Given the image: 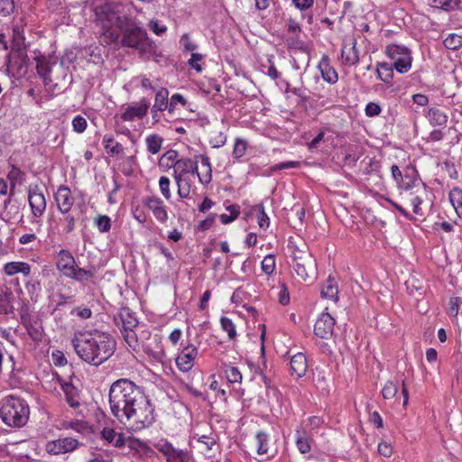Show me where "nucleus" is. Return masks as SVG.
I'll use <instances>...</instances> for the list:
<instances>
[{"label":"nucleus","mask_w":462,"mask_h":462,"mask_svg":"<svg viewBox=\"0 0 462 462\" xmlns=\"http://www.w3.org/2000/svg\"><path fill=\"white\" fill-rule=\"evenodd\" d=\"M3 272L6 276H14L22 273L24 277H30L32 267L26 262L14 261L6 263L3 267Z\"/></svg>","instance_id":"nucleus-19"},{"label":"nucleus","mask_w":462,"mask_h":462,"mask_svg":"<svg viewBox=\"0 0 462 462\" xmlns=\"http://www.w3.org/2000/svg\"><path fill=\"white\" fill-rule=\"evenodd\" d=\"M441 171L451 179L457 178V171L456 170L455 164L449 161H445L441 164Z\"/></svg>","instance_id":"nucleus-60"},{"label":"nucleus","mask_w":462,"mask_h":462,"mask_svg":"<svg viewBox=\"0 0 462 462\" xmlns=\"http://www.w3.org/2000/svg\"><path fill=\"white\" fill-rule=\"evenodd\" d=\"M178 186V194L181 199L189 198L190 192V186L186 179H175Z\"/></svg>","instance_id":"nucleus-52"},{"label":"nucleus","mask_w":462,"mask_h":462,"mask_svg":"<svg viewBox=\"0 0 462 462\" xmlns=\"http://www.w3.org/2000/svg\"><path fill=\"white\" fill-rule=\"evenodd\" d=\"M226 211L228 213L219 215L220 221L224 225H227L238 217L240 215V206L239 204H229L226 207Z\"/></svg>","instance_id":"nucleus-35"},{"label":"nucleus","mask_w":462,"mask_h":462,"mask_svg":"<svg viewBox=\"0 0 462 462\" xmlns=\"http://www.w3.org/2000/svg\"><path fill=\"white\" fill-rule=\"evenodd\" d=\"M71 196V191L69 188L61 186L58 189L55 193V201L56 202H69V199Z\"/></svg>","instance_id":"nucleus-57"},{"label":"nucleus","mask_w":462,"mask_h":462,"mask_svg":"<svg viewBox=\"0 0 462 462\" xmlns=\"http://www.w3.org/2000/svg\"><path fill=\"white\" fill-rule=\"evenodd\" d=\"M255 447L259 455H266L267 457H273L278 448L276 440H274L270 434L264 431H259L255 435Z\"/></svg>","instance_id":"nucleus-12"},{"label":"nucleus","mask_w":462,"mask_h":462,"mask_svg":"<svg viewBox=\"0 0 462 462\" xmlns=\"http://www.w3.org/2000/svg\"><path fill=\"white\" fill-rule=\"evenodd\" d=\"M120 43L123 47L134 49L141 56H152L156 53V44L148 37L147 32L133 23L130 18L119 31Z\"/></svg>","instance_id":"nucleus-5"},{"label":"nucleus","mask_w":462,"mask_h":462,"mask_svg":"<svg viewBox=\"0 0 462 462\" xmlns=\"http://www.w3.org/2000/svg\"><path fill=\"white\" fill-rule=\"evenodd\" d=\"M198 355V347L192 343H188L180 350L175 358L177 368L182 373L190 371L195 365Z\"/></svg>","instance_id":"nucleus-10"},{"label":"nucleus","mask_w":462,"mask_h":462,"mask_svg":"<svg viewBox=\"0 0 462 462\" xmlns=\"http://www.w3.org/2000/svg\"><path fill=\"white\" fill-rule=\"evenodd\" d=\"M115 321L117 325L121 324L122 328H135L138 325L134 313L128 307H122L119 310Z\"/></svg>","instance_id":"nucleus-20"},{"label":"nucleus","mask_w":462,"mask_h":462,"mask_svg":"<svg viewBox=\"0 0 462 462\" xmlns=\"http://www.w3.org/2000/svg\"><path fill=\"white\" fill-rule=\"evenodd\" d=\"M87 126V120L81 116H77L72 120L73 130L77 133H83L86 130Z\"/></svg>","instance_id":"nucleus-62"},{"label":"nucleus","mask_w":462,"mask_h":462,"mask_svg":"<svg viewBox=\"0 0 462 462\" xmlns=\"http://www.w3.org/2000/svg\"><path fill=\"white\" fill-rule=\"evenodd\" d=\"M96 273V269L93 267L91 269H83L80 267L76 266L75 271L72 273V274L69 276L70 279L83 282L86 281H90L94 278Z\"/></svg>","instance_id":"nucleus-34"},{"label":"nucleus","mask_w":462,"mask_h":462,"mask_svg":"<svg viewBox=\"0 0 462 462\" xmlns=\"http://www.w3.org/2000/svg\"><path fill=\"white\" fill-rule=\"evenodd\" d=\"M155 448L158 451L168 457V456L171 455L172 449L174 448V446L167 440H161L155 445Z\"/></svg>","instance_id":"nucleus-64"},{"label":"nucleus","mask_w":462,"mask_h":462,"mask_svg":"<svg viewBox=\"0 0 462 462\" xmlns=\"http://www.w3.org/2000/svg\"><path fill=\"white\" fill-rule=\"evenodd\" d=\"M13 46L17 50L24 44L23 29L22 26L15 25L13 28Z\"/></svg>","instance_id":"nucleus-49"},{"label":"nucleus","mask_w":462,"mask_h":462,"mask_svg":"<svg viewBox=\"0 0 462 462\" xmlns=\"http://www.w3.org/2000/svg\"><path fill=\"white\" fill-rule=\"evenodd\" d=\"M323 311L317 319L314 325V334L322 339H329L334 333L335 319L327 311Z\"/></svg>","instance_id":"nucleus-11"},{"label":"nucleus","mask_w":462,"mask_h":462,"mask_svg":"<svg viewBox=\"0 0 462 462\" xmlns=\"http://www.w3.org/2000/svg\"><path fill=\"white\" fill-rule=\"evenodd\" d=\"M178 152L175 150H169L164 152L159 160V167L163 171L172 168L174 170L178 162Z\"/></svg>","instance_id":"nucleus-30"},{"label":"nucleus","mask_w":462,"mask_h":462,"mask_svg":"<svg viewBox=\"0 0 462 462\" xmlns=\"http://www.w3.org/2000/svg\"><path fill=\"white\" fill-rule=\"evenodd\" d=\"M95 21L100 27L102 41L110 45L120 40L119 31L128 22V16H121L110 5H97L94 9Z\"/></svg>","instance_id":"nucleus-4"},{"label":"nucleus","mask_w":462,"mask_h":462,"mask_svg":"<svg viewBox=\"0 0 462 462\" xmlns=\"http://www.w3.org/2000/svg\"><path fill=\"white\" fill-rule=\"evenodd\" d=\"M288 250L297 276L303 282L313 281L317 276V263L305 241L300 237H290Z\"/></svg>","instance_id":"nucleus-3"},{"label":"nucleus","mask_w":462,"mask_h":462,"mask_svg":"<svg viewBox=\"0 0 462 462\" xmlns=\"http://www.w3.org/2000/svg\"><path fill=\"white\" fill-rule=\"evenodd\" d=\"M111 413L127 430L140 431L155 420L154 409L143 391L125 378L114 382L109 390Z\"/></svg>","instance_id":"nucleus-1"},{"label":"nucleus","mask_w":462,"mask_h":462,"mask_svg":"<svg viewBox=\"0 0 462 462\" xmlns=\"http://www.w3.org/2000/svg\"><path fill=\"white\" fill-rule=\"evenodd\" d=\"M386 54L393 60V67L399 73H406L411 67L412 58L411 51L398 44H391L386 47Z\"/></svg>","instance_id":"nucleus-8"},{"label":"nucleus","mask_w":462,"mask_h":462,"mask_svg":"<svg viewBox=\"0 0 462 462\" xmlns=\"http://www.w3.org/2000/svg\"><path fill=\"white\" fill-rule=\"evenodd\" d=\"M220 326L222 330L226 332L229 340H234L236 338V326L230 318L222 316L220 318Z\"/></svg>","instance_id":"nucleus-38"},{"label":"nucleus","mask_w":462,"mask_h":462,"mask_svg":"<svg viewBox=\"0 0 462 462\" xmlns=\"http://www.w3.org/2000/svg\"><path fill=\"white\" fill-rule=\"evenodd\" d=\"M443 44L448 50H457L462 46V37L460 35L451 33L444 40Z\"/></svg>","instance_id":"nucleus-47"},{"label":"nucleus","mask_w":462,"mask_h":462,"mask_svg":"<svg viewBox=\"0 0 462 462\" xmlns=\"http://www.w3.org/2000/svg\"><path fill=\"white\" fill-rule=\"evenodd\" d=\"M14 294L11 291L0 293V314L8 315L14 311Z\"/></svg>","instance_id":"nucleus-33"},{"label":"nucleus","mask_w":462,"mask_h":462,"mask_svg":"<svg viewBox=\"0 0 462 462\" xmlns=\"http://www.w3.org/2000/svg\"><path fill=\"white\" fill-rule=\"evenodd\" d=\"M149 206L150 204H136L135 207L132 208L133 216L139 223L146 222L147 210H150Z\"/></svg>","instance_id":"nucleus-41"},{"label":"nucleus","mask_w":462,"mask_h":462,"mask_svg":"<svg viewBox=\"0 0 462 462\" xmlns=\"http://www.w3.org/2000/svg\"><path fill=\"white\" fill-rule=\"evenodd\" d=\"M392 205L404 217L414 221H421L425 218L426 212L420 208V204H407V207H403L402 204Z\"/></svg>","instance_id":"nucleus-18"},{"label":"nucleus","mask_w":462,"mask_h":462,"mask_svg":"<svg viewBox=\"0 0 462 462\" xmlns=\"http://www.w3.org/2000/svg\"><path fill=\"white\" fill-rule=\"evenodd\" d=\"M178 103H180L182 106H185L187 104V101L180 94H174L170 99V102L168 101V112L170 114L174 112L175 106Z\"/></svg>","instance_id":"nucleus-59"},{"label":"nucleus","mask_w":462,"mask_h":462,"mask_svg":"<svg viewBox=\"0 0 462 462\" xmlns=\"http://www.w3.org/2000/svg\"><path fill=\"white\" fill-rule=\"evenodd\" d=\"M7 180L10 182L9 196L11 197L15 193L16 188L23 184L25 180V173L22 171L21 169L17 166L12 165L10 171L7 173Z\"/></svg>","instance_id":"nucleus-26"},{"label":"nucleus","mask_w":462,"mask_h":462,"mask_svg":"<svg viewBox=\"0 0 462 462\" xmlns=\"http://www.w3.org/2000/svg\"><path fill=\"white\" fill-rule=\"evenodd\" d=\"M149 107V100L143 97L138 105L128 106L125 112L122 113L121 119L123 121H133L135 117L143 118L146 116Z\"/></svg>","instance_id":"nucleus-15"},{"label":"nucleus","mask_w":462,"mask_h":462,"mask_svg":"<svg viewBox=\"0 0 462 462\" xmlns=\"http://www.w3.org/2000/svg\"><path fill=\"white\" fill-rule=\"evenodd\" d=\"M199 159L200 162V171L197 166V171H195V175L198 176L199 181L203 184H208L211 180L212 177V170L209 162V158L207 155L199 154L196 157Z\"/></svg>","instance_id":"nucleus-24"},{"label":"nucleus","mask_w":462,"mask_h":462,"mask_svg":"<svg viewBox=\"0 0 462 462\" xmlns=\"http://www.w3.org/2000/svg\"><path fill=\"white\" fill-rule=\"evenodd\" d=\"M257 223L259 227L263 230H266L270 226V218L264 212L263 207L259 208V212L257 214Z\"/></svg>","instance_id":"nucleus-61"},{"label":"nucleus","mask_w":462,"mask_h":462,"mask_svg":"<svg viewBox=\"0 0 462 462\" xmlns=\"http://www.w3.org/2000/svg\"><path fill=\"white\" fill-rule=\"evenodd\" d=\"M46 202L43 194L39 190L38 187H30L28 189V202Z\"/></svg>","instance_id":"nucleus-54"},{"label":"nucleus","mask_w":462,"mask_h":462,"mask_svg":"<svg viewBox=\"0 0 462 462\" xmlns=\"http://www.w3.org/2000/svg\"><path fill=\"white\" fill-rule=\"evenodd\" d=\"M145 353L158 363H163L166 358V351L161 334H154L145 346Z\"/></svg>","instance_id":"nucleus-13"},{"label":"nucleus","mask_w":462,"mask_h":462,"mask_svg":"<svg viewBox=\"0 0 462 462\" xmlns=\"http://www.w3.org/2000/svg\"><path fill=\"white\" fill-rule=\"evenodd\" d=\"M291 374H295L296 378H300L305 375L307 372V357L303 353H297L291 356Z\"/></svg>","instance_id":"nucleus-22"},{"label":"nucleus","mask_w":462,"mask_h":462,"mask_svg":"<svg viewBox=\"0 0 462 462\" xmlns=\"http://www.w3.org/2000/svg\"><path fill=\"white\" fill-rule=\"evenodd\" d=\"M98 230L102 233L107 232L111 228V220L107 216H98L95 219Z\"/></svg>","instance_id":"nucleus-53"},{"label":"nucleus","mask_w":462,"mask_h":462,"mask_svg":"<svg viewBox=\"0 0 462 462\" xmlns=\"http://www.w3.org/2000/svg\"><path fill=\"white\" fill-rule=\"evenodd\" d=\"M462 0H428V5L433 8L452 11L460 7Z\"/></svg>","instance_id":"nucleus-31"},{"label":"nucleus","mask_w":462,"mask_h":462,"mask_svg":"<svg viewBox=\"0 0 462 462\" xmlns=\"http://www.w3.org/2000/svg\"><path fill=\"white\" fill-rule=\"evenodd\" d=\"M338 284L335 278L329 276L321 287V297L325 300L337 302L338 300Z\"/></svg>","instance_id":"nucleus-23"},{"label":"nucleus","mask_w":462,"mask_h":462,"mask_svg":"<svg viewBox=\"0 0 462 462\" xmlns=\"http://www.w3.org/2000/svg\"><path fill=\"white\" fill-rule=\"evenodd\" d=\"M134 328H121V333L128 346L134 350L138 345V339Z\"/></svg>","instance_id":"nucleus-45"},{"label":"nucleus","mask_w":462,"mask_h":462,"mask_svg":"<svg viewBox=\"0 0 462 462\" xmlns=\"http://www.w3.org/2000/svg\"><path fill=\"white\" fill-rule=\"evenodd\" d=\"M198 163L199 160L193 161L189 158L179 159L173 170L174 179H186L185 176L187 174L195 175Z\"/></svg>","instance_id":"nucleus-17"},{"label":"nucleus","mask_w":462,"mask_h":462,"mask_svg":"<svg viewBox=\"0 0 462 462\" xmlns=\"http://www.w3.org/2000/svg\"><path fill=\"white\" fill-rule=\"evenodd\" d=\"M189 456L188 451L176 448L172 449L171 455L167 457L168 462H189Z\"/></svg>","instance_id":"nucleus-46"},{"label":"nucleus","mask_w":462,"mask_h":462,"mask_svg":"<svg viewBox=\"0 0 462 462\" xmlns=\"http://www.w3.org/2000/svg\"><path fill=\"white\" fill-rule=\"evenodd\" d=\"M376 75L380 80L385 83H389L393 76V67L387 63H378L376 69Z\"/></svg>","instance_id":"nucleus-40"},{"label":"nucleus","mask_w":462,"mask_h":462,"mask_svg":"<svg viewBox=\"0 0 462 462\" xmlns=\"http://www.w3.org/2000/svg\"><path fill=\"white\" fill-rule=\"evenodd\" d=\"M169 91L165 88H161L155 95V102L152 107V112H163L168 109Z\"/></svg>","instance_id":"nucleus-29"},{"label":"nucleus","mask_w":462,"mask_h":462,"mask_svg":"<svg viewBox=\"0 0 462 462\" xmlns=\"http://www.w3.org/2000/svg\"><path fill=\"white\" fill-rule=\"evenodd\" d=\"M53 380L60 384L68 404L72 408H78L80 405V398L76 387L70 383L63 382L58 374L53 376Z\"/></svg>","instance_id":"nucleus-16"},{"label":"nucleus","mask_w":462,"mask_h":462,"mask_svg":"<svg viewBox=\"0 0 462 462\" xmlns=\"http://www.w3.org/2000/svg\"><path fill=\"white\" fill-rule=\"evenodd\" d=\"M428 117L432 125H446L448 122L447 115L439 108H430L428 112Z\"/></svg>","instance_id":"nucleus-37"},{"label":"nucleus","mask_w":462,"mask_h":462,"mask_svg":"<svg viewBox=\"0 0 462 462\" xmlns=\"http://www.w3.org/2000/svg\"><path fill=\"white\" fill-rule=\"evenodd\" d=\"M216 218V215H209L206 219L201 220L198 223L195 227L197 232H204L208 230L214 224Z\"/></svg>","instance_id":"nucleus-55"},{"label":"nucleus","mask_w":462,"mask_h":462,"mask_svg":"<svg viewBox=\"0 0 462 462\" xmlns=\"http://www.w3.org/2000/svg\"><path fill=\"white\" fill-rule=\"evenodd\" d=\"M71 342L78 356L95 366L108 360L116 347L112 335L99 329L76 331Z\"/></svg>","instance_id":"nucleus-2"},{"label":"nucleus","mask_w":462,"mask_h":462,"mask_svg":"<svg viewBox=\"0 0 462 462\" xmlns=\"http://www.w3.org/2000/svg\"><path fill=\"white\" fill-rule=\"evenodd\" d=\"M30 415L27 402L18 396L8 395L0 401V418L9 426L20 428L24 426Z\"/></svg>","instance_id":"nucleus-6"},{"label":"nucleus","mask_w":462,"mask_h":462,"mask_svg":"<svg viewBox=\"0 0 462 462\" xmlns=\"http://www.w3.org/2000/svg\"><path fill=\"white\" fill-rule=\"evenodd\" d=\"M261 269L263 273L267 275H271L276 269L275 256L274 254H267L263 257L261 263Z\"/></svg>","instance_id":"nucleus-42"},{"label":"nucleus","mask_w":462,"mask_h":462,"mask_svg":"<svg viewBox=\"0 0 462 462\" xmlns=\"http://www.w3.org/2000/svg\"><path fill=\"white\" fill-rule=\"evenodd\" d=\"M318 68L320 70L322 79L330 84H335L338 80V75L336 69L329 66V59L324 55L319 63Z\"/></svg>","instance_id":"nucleus-27"},{"label":"nucleus","mask_w":462,"mask_h":462,"mask_svg":"<svg viewBox=\"0 0 462 462\" xmlns=\"http://www.w3.org/2000/svg\"><path fill=\"white\" fill-rule=\"evenodd\" d=\"M295 444L301 454H307L311 450V440L306 430L300 427L295 430Z\"/></svg>","instance_id":"nucleus-28"},{"label":"nucleus","mask_w":462,"mask_h":462,"mask_svg":"<svg viewBox=\"0 0 462 462\" xmlns=\"http://www.w3.org/2000/svg\"><path fill=\"white\" fill-rule=\"evenodd\" d=\"M400 189L410 190L415 189V198L413 202H422L424 199H430L427 196L426 186L418 178L417 171L412 167L403 168V177L397 184Z\"/></svg>","instance_id":"nucleus-7"},{"label":"nucleus","mask_w":462,"mask_h":462,"mask_svg":"<svg viewBox=\"0 0 462 462\" xmlns=\"http://www.w3.org/2000/svg\"><path fill=\"white\" fill-rule=\"evenodd\" d=\"M170 180L168 177L162 176L159 180V186L161 192L165 199H170L171 192H170Z\"/></svg>","instance_id":"nucleus-63"},{"label":"nucleus","mask_w":462,"mask_h":462,"mask_svg":"<svg viewBox=\"0 0 462 462\" xmlns=\"http://www.w3.org/2000/svg\"><path fill=\"white\" fill-rule=\"evenodd\" d=\"M200 444V450L208 457H214L219 451V445L217 439L212 435H201L198 438Z\"/></svg>","instance_id":"nucleus-21"},{"label":"nucleus","mask_w":462,"mask_h":462,"mask_svg":"<svg viewBox=\"0 0 462 462\" xmlns=\"http://www.w3.org/2000/svg\"><path fill=\"white\" fill-rule=\"evenodd\" d=\"M57 269L66 277L69 278L77 266L72 254L69 250L61 249L58 253Z\"/></svg>","instance_id":"nucleus-14"},{"label":"nucleus","mask_w":462,"mask_h":462,"mask_svg":"<svg viewBox=\"0 0 462 462\" xmlns=\"http://www.w3.org/2000/svg\"><path fill=\"white\" fill-rule=\"evenodd\" d=\"M287 32L291 35H300L301 27L300 23L293 18L290 17L286 20Z\"/></svg>","instance_id":"nucleus-56"},{"label":"nucleus","mask_w":462,"mask_h":462,"mask_svg":"<svg viewBox=\"0 0 462 462\" xmlns=\"http://www.w3.org/2000/svg\"><path fill=\"white\" fill-rule=\"evenodd\" d=\"M14 0H0V16L7 17L11 15L14 13Z\"/></svg>","instance_id":"nucleus-50"},{"label":"nucleus","mask_w":462,"mask_h":462,"mask_svg":"<svg viewBox=\"0 0 462 462\" xmlns=\"http://www.w3.org/2000/svg\"><path fill=\"white\" fill-rule=\"evenodd\" d=\"M381 393L384 400H392L398 393V386L393 381H387Z\"/></svg>","instance_id":"nucleus-48"},{"label":"nucleus","mask_w":462,"mask_h":462,"mask_svg":"<svg viewBox=\"0 0 462 462\" xmlns=\"http://www.w3.org/2000/svg\"><path fill=\"white\" fill-rule=\"evenodd\" d=\"M224 374L230 383H241L243 379L240 370L231 365H224Z\"/></svg>","instance_id":"nucleus-39"},{"label":"nucleus","mask_w":462,"mask_h":462,"mask_svg":"<svg viewBox=\"0 0 462 462\" xmlns=\"http://www.w3.org/2000/svg\"><path fill=\"white\" fill-rule=\"evenodd\" d=\"M163 143V138L157 134H152L145 138L147 150L152 154L158 153Z\"/></svg>","instance_id":"nucleus-36"},{"label":"nucleus","mask_w":462,"mask_h":462,"mask_svg":"<svg viewBox=\"0 0 462 462\" xmlns=\"http://www.w3.org/2000/svg\"><path fill=\"white\" fill-rule=\"evenodd\" d=\"M104 147L110 156L118 155L123 152L124 148L121 143L115 142V139L110 134H106L103 137Z\"/></svg>","instance_id":"nucleus-32"},{"label":"nucleus","mask_w":462,"mask_h":462,"mask_svg":"<svg viewBox=\"0 0 462 462\" xmlns=\"http://www.w3.org/2000/svg\"><path fill=\"white\" fill-rule=\"evenodd\" d=\"M247 147L248 143L245 139L236 138L232 152L233 158L236 160L241 159L245 154Z\"/></svg>","instance_id":"nucleus-44"},{"label":"nucleus","mask_w":462,"mask_h":462,"mask_svg":"<svg viewBox=\"0 0 462 462\" xmlns=\"http://www.w3.org/2000/svg\"><path fill=\"white\" fill-rule=\"evenodd\" d=\"M462 304V299L459 297H452L448 302V314L452 317H457L459 308Z\"/></svg>","instance_id":"nucleus-58"},{"label":"nucleus","mask_w":462,"mask_h":462,"mask_svg":"<svg viewBox=\"0 0 462 462\" xmlns=\"http://www.w3.org/2000/svg\"><path fill=\"white\" fill-rule=\"evenodd\" d=\"M341 59L344 64L349 66L355 65L359 61V53L356 40H353L349 46L346 44L342 46Z\"/></svg>","instance_id":"nucleus-25"},{"label":"nucleus","mask_w":462,"mask_h":462,"mask_svg":"<svg viewBox=\"0 0 462 462\" xmlns=\"http://www.w3.org/2000/svg\"><path fill=\"white\" fill-rule=\"evenodd\" d=\"M81 445L76 438L63 437L47 441L44 449L49 455L60 456L73 452Z\"/></svg>","instance_id":"nucleus-9"},{"label":"nucleus","mask_w":462,"mask_h":462,"mask_svg":"<svg viewBox=\"0 0 462 462\" xmlns=\"http://www.w3.org/2000/svg\"><path fill=\"white\" fill-rule=\"evenodd\" d=\"M36 69L39 76L51 74V63L45 56H38L35 58Z\"/></svg>","instance_id":"nucleus-43"},{"label":"nucleus","mask_w":462,"mask_h":462,"mask_svg":"<svg viewBox=\"0 0 462 462\" xmlns=\"http://www.w3.org/2000/svg\"><path fill=\"white\" fill-rule=\"evenodd\" d=\"M300 35H291L286 39V44L289 49H296L300 51L306 50L303 41L300 40Z\"/></svg>","instance_id":"nucleus-51"}]
</instances>
